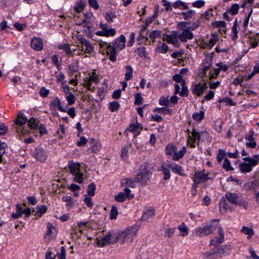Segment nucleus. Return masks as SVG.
Returning <instances> with one entry per match:
<instances>
[{
	"mask_svg": "<svg viewBox=\"0 0 259 259\" xmlns=\"http://www.w3.org/2000/svg\"><path fill=\"white\" fill-rule=\"evenodd\" d=\"M239 9V5L237 4H234L228 11L231 14L232 16H233L238 14Z\"/></svg>",
	"mask_w": 259,
	"mask_h": 259,
	"instance_id": "37",
	"label": "nucleus"
},
{
	"mask_svg": "<svg viewBox=\"0 0 259 259\" xmlns=\"http://www.w3.org/2000/svg\"><path fill=\"white\" fill-rule=\"evenodd\" d=\"M204 255L205 257H217V251H215V246L214 245L213 248L208 251H206Z\"/></svg>",
	"mask_w": 259,
	"mask_h": 259,
	"instance_id": "41",
	"label": "nucleus"
},
{
	"mask_svg": "<svg viewBox=\"0 0 259 259\" xmlns=\"http://www.w3.org/2000/svg\"><path fill=\"white\" fill-rule=\"evenodd\" d=\"M207 85L205 82H199L193 85L192 92L193 94L200 96L203 92L207 89Z\"/></svg>",
	"mask_w": 259,
	"mask_h": 259,
	"instance_id": "14",
	"label": "nucleus"
},
{
	"mask_svg": "<svg viewBox=\"0 0 259 259\" xmlns=\"http://www.w3.org/2000/svg\"><path fill=\"white\" fill-rule=\"evenodd\" d=\"M125 36L124 35H121L112 42V45L111 46L120 51L125 48Z\"/></svg>",
	"mask_w": 259,
	"mask_h": 259,
	"instance_id": "15",
	"label": "nucleus"
},
{
	"mask_svg": "<svg viewBox=\"0 0 259 259\" xmlns=\"http://www.w3.org/2000/svg\"><path fill=\"white\" fill-rule=\"evenodd\" d=\"M223 167L224 169L227 170V171L232 170L233 168L231 165L230 161L227 158H225L224 159V163L223 165Z\"/></svg>",
	"mask_w": 259,
	"mask_h": 259,
	"instance_id": "53",
	"label": "nucleus"
},
{
	"mask_svg": "<svg viewBox=\"0 0 259 259\" xmlns=\"http://www.w3.org/2000/svg\"><path fill=\"white\" fill-rule=\"evenodd\" d=\"M89 6L95 10H98L99 8V4L97 0H89Z\"/></svg>",
	"mask_w": 259,
	"mask_h": 259,
	"instance_id": "62",
	"label": "nucleus"
},
{
	"mask_svg": "<svg viewBox=\"0 0 259 259\" xmlns=\"http://www.w3.org/2000/svg\"><path fill=\"white\" fill-rule=\"evenodd\" d=\"M154 112H157L159 113H161L163 114H171L173 112V110L167 107H162V108H157L154 110Z\"/></svg>",
	"mask_w": 259,
	"mask_h": 259,
	"instance_id": "28",
	"label": "nucleus"
},
{
	"mask_svg": "<svg viewBox=\"0 0 259 259\" xmlns=\"http://www.w3.org/2000/svg\"><path fill=\"white\" fill-rule=\"evenodd\" d=\"M212 25L214 27L225 28L226 24L223 21H216L213 22Z\"/></svg>",
	"mask_w": 259,
	"mask_h": 259,
	"instance_id": "54",
	"label": "nucleus"
},
{
	"mask_svg": "<svg viewBox=\"0 0 259 259\" xmlns=\"http://www.w3.org/2000/svg\"><path fill=\"white\" fill-rule=\"evenodd\" d=\"M120 104L117 101L111 102L109 103V109L110 111L114 112L119 109Z\"/></svg>",
	"mask_w": 259,
	"mask_h": 259,
	"instance_id": "40",
	"label": "nucleus"
},
{
	"mask_svg": "<svg viewBox=\"0 0 259 259\" xmlns=\"http://www.w3.org/2000/svg\"><path fill=\"white\" fill-rule=\"evenodd\" d=\"M128 149L126 146H124L121 150V157L123 160H126L127 157Z\"/></svg>",
	"mask_w": 259,
	"mask_h": 259,
	"instance_id": "56",
	"label": "nucleus"
},
{
	"mask_svg": "<svg viewBox=\"0 0 259 259\" xmlns=\"http://www.w3.org/2000/svg\"><path fill=\"white\" fill-rule=\"evenodd\" d=\"M192 179L194 182L192 184V188L196 189L198 184L204 183L211 178L208 177V174L204 172V170H199L195 172Z\"/></svg>",
	"mask_w": 259,
	"mask_h": 259,
	"instance_id": "8",
	"label": "nucleus"
},
{
	"mask_svg": "<svg viewBox=\"0 0 259 259\" xmlns=\"http://www.w3.org/2000/svg\"><path fill=\"white\" fill-rule=\"evenodd\" d=\"M80 49L81 52L79 53V55L89 54H91L94 51L93 46L91 44L90 41L87 39L85 41L82 43L80 46H77Z\"/></svg>",
	"mask_w": 259,
	"mask_h": 259,
	"instance_id": "13",
	"label": "nucleus"
},
{
	"mask_svg": "<svg viewBox=\"0 0 259 259\" xmlns=\"http://www.w3.org/2000/svg\"><path fill=\"white\" fill-rule=\"evenodd\" d=\"M43 41L39 37H33L31 41V47L34 50L39 51L43 49Z\"/></svg>",
	"mask_w": 259,
	"mask_h": 259,
	"instance_id": "16",
	"label": "nucleus"
},
{
	"mask_svg": "<svg viewBox=\"0 0 259 259\" xmlns=\"http://www.w3.org/2000/svg\"><path fill=\"white\" fill-rule=\"evenodd\" d=\"M66 99L69 105H71L75 103V98L72 93L66 95Z\"/></svg>",
	"mask_w": 259,
	"mask_h": 259,
	"instance_id": "51",
	"label": "nucleus"
},
{
	"mask_svg": "<svg viewBox=\"0 0 259 259\" xmlns=\"http://www.w3.org/2000/svg\"><path fill=\"white\" fill-rule=\"evenodd\" d=\"M126 198L123 192H120L118 195L115 196L114 199L118 202H122L126 200Z\"/></svg>",
	"mask_w": 259,
	"mask_h": 259,
	"instance_id": "50",
	"label": "nucleus"
},
{
	"mask_svg": "<svg viewBox=\"0 0 259 259\" xmlns=\"http://www.w3.org/2000/svg\"><path fill=\"white\" fill-rule=\"evenodd\" d=\"M138 182L137 180L134 178H124L122 179V183L126 184L127 186L131 188H135L136 187V183Z\"/></svg>",
	"mask_w": 259,
	"mask_h": 259,
	"instance_id": "27",
	"label": "nucleus"
},
{
	"mask_svg": "<svg viewBox=\"0 0 259 259\" xmlns=\"http://www.w3.org/2000/svg\"><path fill=\"white\" fill-rule=\"evenodd\" d=\"M51 106H53L54 107H57L58 109L62 112H66V109L63 108L61 106V101L58 98L56 97L54 101L51 103Z\"/></svg>",
	"mask_w": 259,
	"mask_h": 259,
	"instance_id": "26",
	"label": "nucleus"
},
{
	"mask_svg": "<svg viewBox=\"0 0 259 259\" xmlns=\"http://www.w3.org/2000/svg\"><path fill=\"white\" fill-rule=\"evenodd\" d=\"M204 116V112L203 111H200L199 112H196L193 114V118L198 121H201Z\"/></svg>",
	"mask_w": 259,
	"mask_h": 259,
	"instance_id": "39",
	"label": "nucleus"
},
{
	"mask_svg": "<svg viewBox=\"0 0 259 259\" xmlns=\"http://www.w3.org/2000/svg\"><path fill=\"white\" fill-rule=\"evenodd\" d=\"M167 166L168 168H170L172 171L175 173L178 174L180 176L185 175L184 170L181 165L176 164H168L167 165Z\"/></svg>",
	"mask_w": 259,
	"mask_h": 259,
	"instance_id": "19",
	"label": "nucleus"
},
{
	"mask_svg": "<svg viewBox=\"0 0 259 259\" xmlns=\"http://www.w3.org/2000/svg\"><path fill=\"white\" fill-rule=\"evenodd\" d=\"M253 135L254 132L252 131L249 135L245 137V139L248 141V142H246V146L248 147L254 148L256 146V143L254 140Z\"/></svg>",
	"mask_w": 259,
	"mask_h": 259,
	"instance_id": "20",
	"label": "nucleus"
},
{
	"mask_svg": "<svg viewBox=\"0 0 259 259\" xmlns=\"http://www.w3.org/2000/svg\"><path fill=\"white\" fill-rule=\"evenodd\" d=\"M159 53L165 54L168 50V46L165 43H161L156 48Z\"/></svg>",
	"mask_w": 259,
	"mask_h": 259,
	"instance_id": "43",
	"label": "nucleus"
},
{
	"mask_svg": "<svg viewBox=\"0 0 259 259\" xmlns=\"http://www.w3.org/2000/svg\"><path fill=\"white\" fill-rule=\"evenodd\" d=\"M194 35L191 31H182L180 32L179 39L182 42H186L188 40L193 39Z\"/></svg>",
	"mask_w": 259,
	"mask_h": 259,
	"instance_id": "18",
	"label": "nucleus"
},
{
	"mask_svg": "<svg viewBox=\"0 0 259 259\" xmlns=\"http://www.w3.org/2000/svg\"><path fill=\"white\" fill-rule=\"evenodd\" d=\"M219 238L217 237L215 239H213L210 241V245L215 246L217 256L222 257L223 255L229 254L231 248L229 245L218 246L224 240V231L221 227H219Z\"/></svg>",
	"mask_w": 259,
	"mask_h": 259,
	"instance_id": "1",
	"label": "nucleus"
},
{
	"mask_svg": "<svg viewBox=\"0 0 259 259\" xmlns=\"http://www.w3.org/2000/svg\"><path fill=\"white\" fill-rule=\"evenodd\" d=\"M241 232L244 234L248 235V238H250L254 234V231L252 229L245 226L242 227Z\"/></svg>",
	"mask_w": 259,
	"mask_h": 259,
	"instance_id": "38",
	"label": "nucleus"
},
{
	"mask_svg": "<svg viewBox=\"0 0 259 259\" xmlns=\"http://www.w3.org/2000/svg\"><path fill=\"white\" fill-rule=\"evenodd\" d=\"M155 209L154 208H151L150 209H147L146 211H145L142 218L141 220L142 221H146L152 217H153L155 214Z\"/></svg>",
	"mask_w": 259,
	"mask_h": 259,
	"instance_id": "24",
	"label": "nucleus"
},
{
	"mask_svg": "<svg viewBox=\"0 0 259 259\" xmlns=\"http://www.w3.org/2000/svg\"><path fill=\"white\" fill-rule=\"evenodd\" d=\"M86 4L84 2H80L75 7V10L77 13L81 12L85 8Z\"/></svg>",
	"mask_w": 259,
	"mask_h": 259,
	"instance_id": "55",
	"label": "nucleus"
},
{
	"mask_svg": "<svg viewBox=\"0 0 259 259\" xmlns=\"http://www.w3.org/2000/svg\"><path fill=\"white\" fill-rule=\"evenodd\" d=\"M89 79L95 83H98L99 81V76L96 74L95 71L92 72Z\"/></svg>",
	"mask_w": 259,
	"mask_h": 259,
	"instance_id": "59",
	"label": "nucleus"
},
{
	"mask_svg": "<svg viewBox=\"0 0 259 259\" xmlns=\"http://www.w3.org/2000/svg\"><path fill=\"white\" fill-rule=\"evenodd\" d=\"M101 48H104L106 47V53L109 56V59L112 62H115L116 61L117 53L116 52V48L111 46L110 44H107L105 42L101 41L100 44Z\"/></svg>",
	"mask_w": 259,
	"mask_h": 259,
	"instance_id": "12",
	"label": "nucleus"
},
{
	"mask_svg": "<svg viewBox=\"0 0 259 259\" xmlns=\"http://www.w3.org/2000/svg\"><path fill=\"white\" fill-rule=\"evenodd\" d=\"M226 197L231 203L242 206L245 209L248 208V203L244 198L237 193L227 192Z\"/></svg>",
	"mask_w": 259,
	"mask_h": 259,
	"instance_id": "6",
	"label": "nucleus"
},
{
	"mask_svg": "<svg viewBox=\"0 0 259 259\" xmlns=\"http://www.w3.org/2000/svg\"><path fill=\"white\" fill-rule=\"evenodd\" d=\"M159 103L160 105L167 106L169 104V101L167 98L161 97L159 101Z\"/></svg>",
	"mask_w": 259,
	"mask_h": 259,
	"instance_id": "58",
	"label": "nucleus"
},
{
	"mask_svg": "<svg viewBox=\"0 0 259 259\" xmlns=\"http://www.w3.org/2000/svg\"><path fill=\"white\" fill-rule=\"evenodd\" d=\"M211 37L209 39V42H208V47L210 48H212L217 43L218 41V36L215 34H212L211 35Z\"/></svg>",
	"mask_w": 259,
	"mask_h": 259,
	"instance_id": "48",
	"label": "nucleus"
},
{
	"mask_svg": "<svg viewBox=\"0 0 259 259\" xmlns=\"http://www.w3.org/2000/svg\"><path fill=\"white\" fill-rule=\"evenodd\" d=\"M118 213V212L117 207L115 206H112L110 211V219L111 220L116 219Z\"/></svg>",
	"mask_w": 259,
	"mask_h": 259,
	"instance_id": "47",
	"label": "nucleus"
},
{
	"mask_svg": "<svg viewBox=\"0 0 259 259\" xmlns=\"http://www.w3.org/2000/svg\"><path fill=\"white\" fill-rule=\"evenodd\" d=\"M186 81L183 80L182 83V90L181 92L179 93L181 97H187L189 94V91L187 87L185 85Z\"/></svg>",
	"mask_w": 259,
	"mask_h": 259,
	"instance_id": "35",
	"label": "nucleus"
},
{
	"mask_svg": "<svg viewBox=\"0 0 259 259\" xmlns=\"http://www.w3.org/2000/svg\"><path fill=\"white\" fill-rule=\"evenodd\" d=\"M48 154L47 150L40 147L35 148L32 153L33 156L40 162H45L47 160Z\"/></svg>",
	"mask_w": 259,
	"mask_h": 259,
	"instance_id": "11",
	"label": "nucleus"
},
{
	"mask_svg": "<svg viewBox=\"0 0 259 259\" xmlns=\"http://www.w3.org/2000/svg\"><path fill=\"white\" fill-rule=\"evenodd\" d=\"M177 148L172 145H168L165 148V153L167 155H174Z\"/></svg>",
	"mask_w": 259,
	"mask_h": 259,
	"instance_id": "36",
	"label": "nucleus"
},
{
	"mask_svg": "<svg viewBox=\"0 0 259 259\" xmlns=\"http://www.w3.org/2000/svg\"><path fill=\"white\" fill-rule=\"evenodd\" d=\"M96 34L98 36L110 37L113 36L116 34V30L114 28H110L104 31H97Z\"/></svg>",
	"mask_w": 259,
	"mask_h": 259,
	"instance_id": "17",
	"label": "nucleus"
},
{
	"mask_svg": "<svg viewBox=\"0 0 259 259\" xmlns=\"http://www.w3.org/2000/svg\"><path fill=\"white\" fill-rule=\"evenodd\" d=\"M50 91L47 89L45 87H42L39 91V94L41 97L43 98H46L48 97Z\"/></svg>",
	"mask_w": 259,
	"mask_h": 259,
	"instance_id": "60",
	"label": "nucleus"
},
{
	"mask_svg": "<svg viewBox=\"0 0 259 259\" xmlns=\"http://www.w3.org/2000/svg\"><path fill=\"white\" fill-rule=\"evenodd\" d=\"M54 229V226L50 223L47 225V230L45 236L46 241L49 242L52 239L53 230Z\"/></svg>",
	"mask_w": 259,
	"mask_h": 259,
	"instance_id": "21",
	"label": "nucleus"
},
{
	"mask_svg": "<svg viewBox=\"0 0 259 259\" xmlns=\"http://www.w3.org/2000/svg\"><path fill=\"white\" fill-rule=\"evenodd\" d=\"M243 160L248 162H241L239 165V168L242 173H248L252 171L253 167L256 165V162L252 160L250 157H245Z\"/></svg>",
	"mask_w": 259,
	"mask_h": 259,
	"instance_id": "9",
	"label": "nucleus"
},
{
	"mask_svg": "<svg viewBox=\"0 0 259 259\" xmlns=\"http://www.w3.org/2000/svg\"><path fill=\"white\" fill-rule=\"evenodd\" d=\"M195 14V12L193 10H189L187 12H182L181 14L183 16L185 20H188L191 18Z\"/></svg>",
	"mask_w": 259,
	"mask_h": 259,
	"instance_id": "44",
	"label": "nucleus"
},
{
	"mask_svg": "<svg viewBox=\"0 0 259 259\" xmlns=\"http://www.w3.org/2000/svg\"><path fill=\"white\" fill-rule=\"evenodd\" d=\"M96 190V185L94 183L90 184L88 187L87 193L92 196L95 195V191Z\"/></svg>",
	"mask_w": 259,
	"mask_h": 259,
	"instance_id": "49",
	"label": "nucleus"
},
{
	"mask_svg": "<svg viewBox=\"0 0 259 259\" xmlns=\"http://www.w3.org/2000/svg\"><path fill=\"white\" fill-rule=\"evenodd\" d=\"M27 121L26 118L23 114L20 113L17 118L15 120L14 128L17 133L22 135H25L29 132L28 128H25L24 125Z\"/></svg>",
	"mask_w": 259,
	"mask_h": 259,
	"instance_id": "7",
	"label": "nucleus"
},
{
	"mask_svg": "<svg viewBox=\"0 0 259 259\" xmlns=\"http://www.w3.org/2000/svg\"><path fill=\"white\" fill-rule=\"evenodd\" d=\"M37 210L34 213V215L36 218H40L44 214H45L48 208L46 205H37L36 206Z\"/></svg>",
	"mask_w": 259,
	"mask_h": 259,
	"instance_id": "23",
	"label": "nucleus"
},
{
	"mask_svg": "<svg viewBox=\"0 0 259 259\" xmlns=\"http://www.w3.org/2000/svg\"><path fill=\"white\" fill-rule=\"evenodd\" d=\"M135 104L139 105L142 104L143 99L140 93H137V94H136L135 96Z\"/></svg>",
	"mask_w": 259,
	"mask_h": 259,
	"instance_id": "57",
	"label": "nucleus"
},
{
	"mask_svg": "<svg viewBox=\"0 0 259 259\" xmlns=\"http://www.w3.org/2000/svg\"><path fill=\"white\" fill-rule=\"evenodd\" d=\"M151 172L148 168V163L147 162L143 163L139 168V171L137 175L136 179L142 185H146L150 180L151 176Z\"/></svg>",
	"mask_w": 259,
	"mask_h": 259,
	"instance_id": "5",
	"label": "nucleus"
},
{
	"mask_svg": "<svg viewBox=\"0 0 259 259\" xmlns=\"http://www.w3.org/2000/svg\"><path fill=\"white\" fill-rule=\"evenodd\" d=\"M58 48L64 51L68 56H73L74 55V50L73 51L68 44H64L63 45H60L59 46Z\"/></svg>",
	"mask_w": 259,
	"mask_h": 259,
	"instance_id": "25",
	"label": "nucleus"
},
{
	"mask_svg": "<svg viewBox=\"0 0 259 259\" xmlns=\"http://www.w3.org/2000/svg\"><path fill=\"white\" fill-rule=\"evenodd\" d=\"M7 145L5 143L0 142V163L3 161V156L6 152Z\"/></svg>",
	"mask_w": 259,
	"mask_h": 259,
	"instance_id": "52",
	"label": "nucleus"
},
{
	"mask_svg": "<svg viewBox=\"0 0 259 259\" xmlns=\"http://www.w3.org/2000/svg\"><path fill=\"white\" fill-rule=\"evenodd\" d=\"M161 34V32L158 30H153L151 31L149 34V37L151 39H155L158 37H159Z\"/></svg>",
	"mask_w": 259,
	"mask_h": 259,
	"instance_id": "61",
	"label": "nucleus"
},
{
	"mask_svg": "<svg viewBox=\"0 0 259 259\" xmlns=\"http://www.w3.org/2000/svg\"><path fill=\"white\" fill-rule=\"evenodd\" d=\"M188 24H189V23L187 22H181L178 24L179 27L182 31H191L189 26H188Z\"/></svg>",
	"mask_w": 259,
	"mask_h": 259,
	"instance_id": "45",
	"label": "nucleus"
},
{
	"mask_svg": "<svg viewBox=\"0 0 259 259\" xmlns=\"http://www.w3.org/2000/svg\"><path fill=\"white\" fill-rule=\"evenodd\" d=\"M163 40H166L168 43L171 44L175 46L179 47L180 46V43L179 42L178 39L174 38H172L169 34H166L165 37L163 38Z\"/></svg>",
	"mask_w": 259,
	"mask_h": 259,
	"instance_id": "29",
	"label": "nucleus"
},
{
	"mask_svg": "<svg viewBox=\"0 0 259 259\" xmlns=\"http://www.w3.org/2000/svg\"><path fill=\"white\" fill-rule=\"evenodd\" d=\"M218 220H212L211 222L206 224L204 226L195 229L197 235L204 236L213 233L217 229L219 230Z\"/></svg>",
	"mask_w": 259,
	"mask_h": 259,
	"instance_id": "4",
	"label": "nucleus"
},
{
	"mask_svg": "<svg viewBox=\"0 0 259 259\" xmlns=\"http://www.w3.org/2000/svg\"><path fill=\"white\" fill-rule=\"evenodd\" d=\"M125 68L126 71L125 74V79L126 80H129L133 78V69L130 65H127Z\"/></svg>",
	"mask_w": 259,
	"mask_h": 259,
	"instance_id": "32",
	"label": "nucleus"
},
{
	"mask_svg": "<svg viewBox=\"0 0 259 259\" xmlns=\"http://www.w3.org/2000/svg\"><path fill=\"white\" fill-rule=\"evenodd\" d=\"M187 149L185 146H183L179 152H177L176 150L175 155L172 157V159L175 161H178L185 155Z\"/></svg>",
	"mask_w": 259,
	"mask_h": 259,
	"instance_id": "22",
	"label": "nucleus"
},
{
	"mask_svg": "<svg viewBox=\"0 0 259 259\" xmlns=\"http://www.w3.org/2000/svg\"><path fill=\"white\" fill-rule=\"evenodd\" d=\"M39 120L33 117H31L29 120H28V124L31 129L36 128L39 126Z\"/></svg>",
	"mask_w": 259,
	"mask_h": 259,
	"instance_id": "31",
	"label": "nucleus"
},
{
	"mask_svg": "<svg viewBox=\"0 0 259 259\" xmlns=\"http://www.w3.org/2000/svg\"><path fill=\"white\" fill-rule=\"evenodd\" d=\"M115 233L111 231H109L107 233L102 237L97 239V245L98 247H103L106 245L113 244L116 243L114 242L115 238Z\"/></svg>",
	"mask_w": 259,
	"mask_h": 259,
	"instance_id": "10",
	"label": "nucleus"
},
{
	"mask_svg": "<svg viewBox=\"0 0 259 259\" xmlns=\"http://www.w3.org/2000/svg\"><path fill=\"white\" fill-rule=\"evenodd\" d=\"M178 229L180 230L181 236H186L188 235V227L184 223H182L178 226Z\"/></svg>",
	"mask_w": 259,
	"mask_h": 259,
	"instance_id": "34",
	"label": "nucleus"
},
{
	"mask_svg": "<svg viewBox=\"0 0 259 259\" xmlns=\"http://www.w3.org/2000/svg\"><path fill=\"white\" fill-rule=\"evenodd\" d=\"M220 210L221 212H224L229 208L225 200H221L219 204Z\"/></svg>",
	"mask_w": 259,
	"mask_h": 259,
	"instance_id": "46",
	"label": "nucleus"
},
{
	"mask_svg": "<svg viewBox=\"0 0 259 259\" xmlns=\"http://www.w3.org/2000/svg\"><path fill=\"white\" fill-rule=\"evenodd\" d=\"M137 53L140 57H145L146 55V49L145 47H140L137 49Z\"/></svg>",
	"mask_w": 259,
	"mask_h": 259,
	"instance_id": "63",
	"label": "nucleus"
},
{
	"mask_svg": "<svg viewBox=\"0 0 259 259\" xmlns=\"http://www.w3.org/2000/svg\"><path fill=\"white\" fill-rule=\"evenodd\" d=\"M68 167L70 174L73 176V180L78 183H82L84 180V174L82 171V167L78 162L70 161Z\"/></svg>",
	"mask_w": 259,
	"mask_h": 259,
	"instance_id": "3",
	"label": "nucleus"
},
{
	"mask_svg": "<svg viewBox=\"0 0 259 259\" xmlns=\"http://www.w3.org/2000/svg\"><path fill=\"white\" fill-rule=\"evenodd\" d=\"M62 200L63 202H67L66 205L67 206H72L74 202L73 201V199L70 196H64L62 198Z\"/></svg>",
	"mask_w": 259,
	"mask_h": 259,
	"instance_id": "42",
	"label": "nucleus"
},
{
	"mask_svg": "<svg viewBox=\"0 0 259 259\" xmlns=\"http://www.w3.org/2000/svg\"><path fill=\"white\" fill-rule=\"evenodd\" d=\"M192 137L191 138V136L189 135V138H190L194 142L198 141V143H199L201 138V134L200 133L197 132L195 130V129L193 128L192 132Z\"/></svg>",
	"mask_w": 259,
	"mask_h": 259,
	"instance_id": "30",
	"label": "nucleus"
},
{
	"mask_svg": "<svg viewBox=\"0 0 259 259\" xmlns=\"http://www.w3.org/2000/svg\"><path fill=\"white\" fill-rule=\"evenodd\" d=\"M137 231L138 229L136 226L129 227L122 232L115 233L114 242H119L120 244L132 242Z\"/></svg>",
	"mask_w": 259,
	"mask_h": 259,
	"instance_id": "2",
	"label": "nucleus"
},
{
	"mask_svg": "<svg viewBox=\"0 0 259 259\" xmlns=\"http://www.w3.org/2000/svg\"><path fill=\"white\" fill-rule=\"evenodd\" d=\"M55 254L49 249L46 253V259H55Z\"/></svg>",
	"mask_w": 259,
	"mask_h": 259,
	"instance_id": "64",
	"label": "nucleus"
},
{
	"mask_svg": "<svg viewBox=\"0 0 259 259\" xmlns=\"http://www.w3.org/2000/svg\"><path fill=\"white\" fill-rule=\"evenodd\" d=\"M167 167H166L164 165H161L160 168V170L162 171L164 174V179L165 180H167L170 179V170Z\"/></svg>",
	"mask_w": 259,
	"mask_h": 259,
	"instance_id": "33",
	"label": "nucleus"
}]
</instances>
